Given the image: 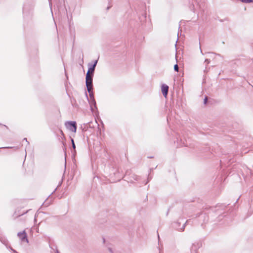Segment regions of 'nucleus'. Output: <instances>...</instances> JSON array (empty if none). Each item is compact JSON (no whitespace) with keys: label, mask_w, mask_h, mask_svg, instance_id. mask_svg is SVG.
<instances>
[{"label":"nucleus","mask_w":253,"mask_h":253,"mask_svg":"<svg viewBox=\"0 0 253 253\" xmlns=\"http://www.w3.org/2000/svg\"><path fill=\"white\" fill-rule=\"evenodd\" d=\"M169 87L166 84H163L161 86V91L163 96L167 98L168 94Z\"/></svg>","instance_id":"nucleus-12"},{"label":"nucleus","mask_w":253,"mask_h":253,"mask_svg":"<svg viewBox=\"0 0 253 253\" xmlns=\"http://www.w3.org/2000/svg\"><path fill=\"white\" fill-rule=\"evenodd\" d=\"M159 253H160V252Z\"/></svg>","instance_id":"nucleus-50"},{"label":"nucleus","mask_w":253,"mask_h":253,"mask_svg":"<svg viewBox=\"0 0 253 253\" xmlns=\"http://www.w3.org/2000/svg\"><path fill=\"white\" fill-rule=\"evenodd\" d=\"M61 184V183H59V184H58V186H57V187L59 186Z\"/></svg>","instance_id":"nucleus-43"},{"label":"nucleus","mask_w":253,"mask_h":253,"mask_svg":"<svg viewBox=\"0 0 253 253\" xmlns=\"http://www.w3.org/2000/svg\"><path fill=\"white\" fill-rule=\"evenodd\" d=\"M85 95L87 99L90 107V110L92 112L94 111V109L96 110L97 114H98V111L96 105V102L94 98V92L93 91L88 92L89 98L88 97L87 93L85 91Z\"/></svg>","instance_id":"nucleus-2"},{"label":"nucleus","mask_w":253,"mask_h":253,"mask_svg":"<svg viewBox=\"0 0 253 253\" xmlns=\"http://www.w3.org/2000/svg\"><path fill=\"white\" fill-rule=\"evenodd\" d=\"M95 123H96V124H97L98 126H99V125L98 124L97 122L96 121H95Z\"/></svg>","instance_id":"nucleus-45"},{"label":"nucleus","mask_w":253,"mask_h":253,"mask_svg":"<svg viewBox=\"0 0 253 253\" xmlns=\"http://www.w3.org/2000/svg\"><path fill=\"white\" fill-rule=\"evenodd\" d=\"M152 179V176H151L149 174L147 178V181L146 182H145L144 180H143V185H146L147 183Z\"/></svg>","instance_id":"nucleus-17"},{"label":"nucleus","mask_w":253,"mask_h":253,"mask_svg":"<svg viewBox=\"0 0 253 253\" xmlns=\"http://www.w3.org/2000/svg\"><path fill=\"white\" fill-rule=\"evenodd\" d=\"M208 71H209V70H208V69H207V67H206V68H205V69L204 70V72H205V73H208Z\"/></svg>","instance_id":"nucleus-31"},{"label":"nucleus","mask_w":253,"mask_h":253,"mask_svg":"<svg viewBox=\"0 0 253 253\" xmlns=\"http://www.w3.org/2000/svg\"><path fill=\"white\" fill-rule=\"evenodd\" d=\"M91 123V122H89V123H87L86 125H85V126H84V128H88V127H92V126L90 125Z\"/></svg>","instance_id":"nucleus-23"},{"label":"nucleus","mask_w":253,"mask_h":253,"mask_svg":"<svg viewBox=\"0 0 253 253\" xmlns=\"http://www.w3.org/2000/svg\"><path fill=\"white\" fill-rule=\"evenodd\" d=\"M95 68L88 64V69L85 77L93 78Z\"/></svg>","instance_id":"nucleus-10"},{"label":"nucleus","mask_w":253,"mask_h":253,"mask_svg":"<svg viewBox=\"0 0 253 253\" xmlns=\"http://www.w3.org/2000/svg\"><path fill=\"white\" fill-rule=\"evenodd\" d=\"M211 61L209 59H206L204 63L206 64V65L207 66L210 63Z\"/></svg>","instance_id":"nucleus-24"},{"label":"nucleus","mask_w":253,"mask_h":253,"mask_svg":"<svg viewBox=\"0 0 253 253\" xmlns=\"http://www.w3.org/2000/svg\"><path fill=\"white\" fill-rule=\"evenodd\" d=\"M66 128L73 132H76L77 129V125L76 121H69L65 123Z\"/></svg>","instance_id":"nucleus-5"},{"label":"nucleus","mask_w":253,"mask_h":253,"mask_svg":"<svg viewBox=\"0 0 253 253\" xmlns=\"http://www.w3.org/2000/svg\"><path fill=\"white\" fill-rule=\"evenodd\" d=\"M207 53L209 54V55L215 54L216 55H218V56H219L220 57H222V56L220 54H216V53H215L214 52H207Z\"/></svg>","instance_id":"nucleus-26"},{"label":"nucleus","mask_w":253,"mask_h":253,"mask_svg":"<svg viewBox=\"0 0 253 253\" xmlns=\"http://www.w3.org/2000/svg\"><path fill=\"white\" fill-rule=\"evenodd\" d=\"M0 126H3V127H4L6 129H8V130L9 129L8 127L7 126L5 125H2V124H1V123H0Z\"/></svg>","instance_id":"nucleus-29"},{"label":"nucleus","mask_w":253,"mask_h":253,"mask_svg":"<svg viewBox=\"0 0 253 253\" xmlns=\"http://www.w3.org/2000/svg\"><path fill=\"white\" fill-rule=\"evenodd\" d=\"M112 5H109L106 8V10H108L111 7Z\"/></svg>","instance_id":"nucleus-34"},{"label":"nucleus","mask_w":253,"mask_h":253,"mask_svg":"<svg viewBox=\"0 0 253 253\" xmlns=\"http://www.w3.org/2000/svg\"><path fill=\"white\" fill-rule=\"evenodd\" d=\"M0 241L3 244L5 245H7L8 243V241L4 237H0Z\"/></svg>","instance_id":"nucleus-16"},{"label":"nucleus","mask_w":253,"mask_h":253,"mask_svg":"<svg viewBox=\"0 0 253 253\" xmlns=\"http://www.w3.org/2000/svg\"><path fill=\"white\" fill-rule=\"evenodd\" d=\"M102 240H103V243H105V238H104V237H103V238H102Z\"/></svg>","instance_id":"nucleus-36"},{"label":"nucleus","mask_w":253,"mask_h":253,"mask_svg":"<svg viewBox=\"0 0 253 253\" xmlns=\"http://www.w3.org/2000/svg\"><path fill=\"white\" fill-rule=\"evenodd\" d=\"M200 50H201V52L202 53V54H203V52H202V50L201 49H200Z\"/></svg>","instance_id":"nucleus-42"},{"label":"nucleus","mask_w":253,"mask_h":253,"mask_svg":"<svg viewBox=\"0 0 253 253\" xmlns=\"http://www.w3.org/2000/svg\"><path fill=\"white\" fill-rule=\"evenodd\" d=\"M176 142L177 145L179 147L188 146L187 141L184 138H182L180 136H179L178 137H177Z\"/></svg>","instance_id":"nucleus-9"},{"label":"nucleus","mask_w":253,"mask_h":253,"mask_svg":"<svg viewBox=\"0 0 253 253\" xmlns=\"http://www.w3.org/2000/svg\"><path fill=\"white\" fill-rule=\"evenodd\" d=\"M65 169H66V158H65Z\"/></svg>","instance_id":"nucleus-37"},{"label":"nucleus","mask_w":253,"mask_h":253,"mask_svg":"<svg viewBox=\"0 0 253 253\" xmlns=\"http://www.w3.org/2000/svg\"><path fill=\"white\" fill-rule=\"evenodd\" d=\"M56 253H59V252L58 250H57L56 251Z\"/></svg>","instance_id":"nucleus-44"},{"label":"nucleus","mask_w":253,"mask_h":253,"mask_svg":"<svg viewBox=\"0 0 253 253\" xmlns=\"http://www.w3.org/2000/svg\"><path fill=\"white\" fill-rule=\"evenodd\" d=\"M23 140H25V141H26V142H27V144H29V141H28V140H27V138H23Z\"/></svg>","instance_id":"nucleus-32"},{"label":"nucleus","mask_w":253,"mask_h":253,"mask_svg":"<svg viewBox=\"0 0 253 253\" xmlns=\"http://www.w3.org/2000/svg\"><path fill=\"white\" fill-rule=\"evenodd\" d=\"M208 97L207 96H205L204 99V104L205 105H207V103H208Z\"/></svg>","instance_id":"nucleus-22"},{"label":"nucleus","mask_w":253,"mask_h":253,"mask_svg":"<svg viewBox=\"0 0 253 253\" xmlns=\"http://www.w3.org/2000/svg\"><path fill=\"white\" fill-rule=\"evenodd\" d=\"M141 186H142V185H138V186H139V187H141Z\"/></svg>","instance_id":"nucleus-48"},{"label":"nucleus","mask_w":253,"mask_h":253,"mask_svg":"<svg viewBox=\"0 0 253 253\" xmlns=\"http://www.w3.org/2000/svg\"><path fill=\"white\" fill-rule=\"evenodd\" d=\"M239 199V198H238L236 200V201L235 203H236L238 201Z\"/></svg>","instance_id":"nucleus-40"},{"label":"nucleus","mask_w":253,"mask_h":253,"mask_svg":"<svg viewBox=\"0 0 253 253\" xmlns=\"http://www.w3.org/2000/svg\"><path fill=\"white\" fill-rule=\"evenodd\" d=\"M65 156H66V152H65Z\"/></svg>","instance_id":"nucleus-46"},{"label":"nucleus","mask_w":253,"mask_h":253,"mask_svg":"<svg viewBox=\"0 0 253 253\" xmlns=\"http://www.w3.org/2000/svg\"><path fill=\"white\" fill-rule=\"evenodd\" d=\"M60 133L62 135V138H65V135L62 130H60Z\"/></svg>","instance_id":"nucleus-28"},{"label":"nucleus","mask_w":253,"mask_h":253,"mask_svg":"<svg viewBox=\"0 0 253 253\" xmlns=\"http://www.w3.org/2000/svg\"><path fill=\"white\" fill-rule=\"evenodd\" d=\"M13 148L12 147L5 146V147H0V149H10V148Z\"/></svg>","instance_id":"nucleus-27"},{"label":"nucleus","mask_w":253,"mask_h":253,"mask_svg":"<svg viewBox=\"0 0 253 253\" xmlns=\"http://www.w3.org/2000/svg\"><path fill=\"white\" fill-rule=\"evenodd\" d=\"M220 164L222 165V163H225L227 162L228 164V165H229L230 164L233 163L234 161L232 160V158H231V156H225L223 158H222V160H220Z\"/></svg>","instance_id":"nucleus-13"},{"label":"nucleus","mask_w":253,"mask_h":253,"mask_svg":"<svg viewBox=\"0 0 253 253\" xmlns=\"http://www.w3.org/2000/svg\"><path fill=\"white\" fill-rule=\"evenodd\" d=\"M51 0H48L49 3V5H50V7L51 11V13H52V8H51L52 4L51 3Z\"/></svg>","instance_id":"nucleus-30"},{"label":"nucleus","mask_w":253,"mask_h":253,"mask_svg":"<svg viewBox=\"0 0 253 253\" xmlns=\"http://www.w3.org/2000/svg\"><path fill=\"white\" fill-rule=\"evenodd\" d=\"M135 11L138 16L139 22L142 26L144 25L148 20L147 19L146 12V5L144 3H141L137 7H135Z\"/></svg>","instance_id":"nucleus-1"},{"label":"nucleus","mask_w":253,"mask_h":253,"mask_svg":"<svg viewBox=\"0 0 253 253\" xmlns=\"http://www.w3.org/2000/svg\"><path fill=\"white\" fill-rule=\"evenodd\" d=\"M242 2L245 3H250L253 2V0H240Z\"/></svg>","instance_id":"nucleus-18"},{"label":"nucleus","mask_w":253,"mask_h":253,"mask_svg":"<svg viewBox=\"0 0 253 253\" xmlns=\"http://www.w3.org/2000/svg\"><path fill=\"white\" fill-rule=\"evenodd\" d=\"M57 190V188L48 196V198L46 199L44 203L46 202L48 200V199L49 198V197L51 196L52 194H53Z\"/></svg>","instance_id":"nucleus-25"},{"label":"nucleus","mask_w":253,"mask_h":253,"mask_svg":"<svg viewBox=\"0 0 253 253\" xmlns=\"http://www.w3.org/2000/svg\"><path fill=\"white\" fill-rule=\"evenodd\" d=\"M158 239L159 240L160 239V237H159V235L158 233Z\"/></svg>","instance_id":"nucleus-41"},{"label":"nucleus","mask_w":253,"mask_h":253,"mask_svg":"<svg viewBox=\"0 0 253 253\" xmlns=\"http://www.w3.org/2000/svg\"><path fill=\"white\" fill-rule=\"evenodd\" d=\"M11 250L13 251L15 253H18V252H17L15 250H13L11 249Z\"/></svg>","instance_id":"nucleus-38"},{"label":"nucleus","mask_w":253,"mask_h":253,"mask_svg":"<svg viewBox=\"0 0 253 253\" xmlns=\"http://www.w3.org/2000/svg\"><path fill=\"white\" fill-rule=\"evenodd\" d=\"M17 236L21 239V240L23 242H28V239L27 238V235L25 230H23L22 232H18L17 234Z\"/></svg>","instance_id":"nucleus-11"},{"label":"nucleus","mask_w":253,"mask_h":253,"mask_svg":"<svg viewBox=\"0 0 253 253\" xmlns=\"http://www.w3.org/2000/svg\"><path fill=\"white\" fill-rule=\"evenodd\" d=\"M193 216H194L193 218L195 217L199 218V222L201 223L202 225H203V224L207 223L209 220L208 216L206 213H204L203 212L197 213Z\"/></svg>","instance_id":"nucleus-3"},{"label":"nucleus","mask_w":253,"mask_h":253,"mask_svg":"<svg viewBox=\"0 0 253 253\" xmlns=\"http://www.w3.org/2000/svg\"><path fill=\"white\" fill-rule=\"evenodd\" d=\"M72 148H73V150H71V152L72 153V156L73 157H75V155L77 154V152H76V145H75V142L73 143V144H72Z\"/></svg>","instance_id":"nucleus-14"},{"label":"nucleus","mask_w":253,"mask_h":253,"mask_svg":"<svg viewBox=\"0 0 253 253\" xmlns=\"http://www.w3.org/2000/svg\"><path fill=\"white\" fill-rule=\"evenodd\" d=\"M85 86L88 92H91L93 88V78L85 77Z\"/></svg>","instance_id":"nucleus-7"},{"label":"nucleus","mask_w":253,"mask_h":253,"mask_svg":"<svg viewBox=\"0 0 253 253\" xmlns=\"http://www.w3.org/2000/svg\"><path fill=\"white\" fill-rule=\"evenodd\" d=\"M35 6V3L33 1H27L24 4L23 7V12L24 13H30L33 10Z\"/></svg>","instance_id":"nucleus-6"},{"label":"nucleus","mask_w":253,"mask_h":253,"mask_svg":"<svg viewBox=\"0 0 253 253\" xmlns=\"http://www.w3.org/2000/svg\"><path fill=\"white\" fill-rule=\"evenodd\" d=\"M149 158H153V157L150 156Z\"/></svg>","instance_id":"nucleus-49"},{"label":"nucleus","mask_w":253,"mask_h":253,"mask_svg":"<svg viewBox=\"0 0 253 253\" xmlns=\"http://www.w3.org/2000/svg\"><path fill=\"white\" fill-rule=\"evenodd\" d=\"M27 212V211H26V212H23L22 213L16 214V212H15L14 213V214L15 215V217H17L20 216H21V215L26 213Z\"/></svg>","instance_id":"nucleus-20"},{"label":"nucleus","mask_w":253,"mask_h":253,"mask_svg":"<svg viewBox=\"0 0 253 253\" xmlns=\"http://www.w3.org/2000/svg\"><path fill=\"white\" fill-rule=\"evenodd\" d=\"M132 177L135 181H141L142 180V178H141V177L140 176H138V175H136V174H133L132 176Z\"/></svg>","instance_id":"nucleus-15"},{"label":"nucleus","mask_w":253,"mask_h":253,"mask_svg":"<svg viewBox=\"0 0 253 253\" xmlns=\"http://www.w3.org/2000/svg\"><path fill=\"white\" fill-rule=\"evenodd\" d=\"M178 69H179V68H178V65L177 64H175L174 65V71L178 72Z\"/></svg>","instance_id":"nucleus-21"},{"label":"nucleus","mask_w":253,"mask_h":253,"mask_svg":"<svg viewBox=\"0 0 253 253\" xmlns=\"http://www.w3.org/2000/svg\"><path fill=\"white\" fill-rule=\"evenodd\" d=\"M202 246V243L201 241L196 242L193 243L191 247L190 251L191 253H198V250Z\"/></svg>","instance_id":"nucleus-8"},{"label":"nucleus","mask_w":253,"mask_h":253,"mask_svg":"<svg viewBox=\"0 0 253 253\" xmlns=\"http://www.w3.org/2000/svg\"><path fill=\"white\" fill-rule=\"evenodd\" d=\"M70 139H71V144H73V143L75 142L74 140V139L72 138L71 137H70Z\"/></svg>","instance_id":"nucleus-33"},{"label":"nucleus","mask_w":253,"mask_h":253,"mask_svg":"<svg viewBox=\"0 0 253 253\" xmlns=\"http://www.w3.org/2000/svg\"><path fill=\"white\" fill-rule=\"evenodd\" d=\"M97 63H98V60H95L93 61V63H89V64L90 65H91V66L96 67Z\"/></svg>","instance_id":"nucleus-19"},{"label":"nucleus","mask_w":253,"mask_h":253,"mask_svg":"<svg viewBox=\"0 0 253 253\" xmlns=\"http://www.w3.org/2000/svg\"><path fill=\"white\" fill-rule=\"evenodd\" d=\"M190 220L191 219L186 220V221L182 224V226H181V222L180 221V219H179L177 221L173 222L172 226L176 230L179 232H183L184 231L186 224L190 222Z\"/></svg>","instance_id":"nucleus-4"},{"label":"nucleus","mask_w":253,"mask_h":253,"mask_svg":"<svg viewBox=\"0 0 253 253\" xmlns=\"http://www.w3.org/2000/svg\"><path fill=\"white\" fill-rule=\"evenodd\" d=\"M66 148L65 147L64 148V150H66Z\"/></svg>","instance_id":"nucleus-47"},{"label":"nucleus","mask_w":253,"mask_h":253,"mask_svg":"<svg viewBox=\"0 0 253 253\" xmlns=\"http://www.w3.org/2000/svg\"><path fill=\"white\" fill-rule=\"evenodd\" d=\"M109 250L111 253H113V250L111 248H109Z\"/></svg>","instance_id":"nucleus-35"},{"label":"nucleus","mask_w":253,"mask_h":253,"mask_svg":"<svg viewBox=\"0 0 253 253\" xmlns=\"http://www.w3.org/2000/svg\"><path fill=\"white\" fill-rule=\"evenodd\" d=\"M169 210H168L167 212V213H166V215H168V214H169Z\"/></svg>","instance_id":"nucleus-39"}]
</instances>
